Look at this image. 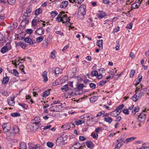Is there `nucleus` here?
<instances>
[{
    "mask_svg": "<svg viewBox=\"0 0 149 149\" xmlns=\"http://www.w3.org/2000/svg\"><path fill=\"white\" fill-rule=\"evenodd\" d=\"M146 88L141 89L140 90V88L136 87V91H135V94L131 97V99L134 102H135L141 98L145 93Z\"/></svg>",
    "mask_w": 149,
    "mask_h": 149,
    "instance_id": "1",
    "label": "nucleus"
},
{
    "mask_svg": "<svg viewBox=\"0 0 149 149\" xmlns=\"http://www.w3.org/2000/svg\"><path fill=\"white\" fill-rule=\"evenodd\" d=\"M70 19L67 17L66 14H65V12H60L56 18V20L58 22H62L63 23H66L68 22L70 23Z\"/></svg>",
    "mask_w": 149,
    "mask_h": 149,
    "instance_id": "2",
    "label": "nucleus"
},
{
    "mask_svg": "<svg viewBox=\"0 0 149 149\" xmlns=\"http://www.w3.org/2000/svg\"><path fill=\"white\" fill-rule=\"evenodd\" d=\"M3 131L6 133L10 132V133H13L15 132V128L13 127L11 128V125L10 123H4L2 125Z\"/></svg>",
    "mask_w": 149,
    "mask_h": 149,
    "instance_id": "3",
    "label": "nucleus"
},
{
    "mask_svg": "<svg viewBox=\"0 0 149 149\" xmlns=\"http://www.w3.org/2000/svg\"><path fill=\"white\" fill-rule=\"evenodd\" d=\"M138 116V122L140 123H144L146 120V114L142 112Z\"/></svg>",
    "mask_w": 149,
    "mask_h": 149,
    "instance_id": "4",
    "label": "nucleus"
},
{
    "mask_svg": "<svg viewBox=\"0 0 149 149\" xmlns=\"http://www.w3.org/2000/svg\"><path fill=\"white\" fill-rule=\"evenodd\" d=\"M86 6L84 5H81L79 9V13L84 16L86 14Z\"/></svg>",
    "mask_w": 149,
    "mask_h": 149,
    "instance_id": "5",
    "label": "nucleus"
},
{
    "mask_svg": "<svg viewBox=\"0 0 149 149\" xmlns=\"http://www.w3.org/2000/svg\"><path fill=\"white\" fill-rule=\"evenodd\" d=\"M106 15L105 12L99 10L98 13L97 14V16L100 19L102 18Z\"/></svg>",
    "mask_w": 149,
    "mask_h": 149,
    "instance_id": "6",
    "label": "nucleus"
},
{
    "mask_svg": "<svg viewBox=\"0 0 149 149\" xmlns=\"http://www.w3.org/2000/svg\"><path fill=\"white\" fill-rule=\"evenodd\" d=\"M103 40H97V45L100 48V49H103Z\"/></svg>",
    "mask_w": 149,
    "mask_h": 149,
    "instance_id": "7",
    "label": "nucleus"
},
{
    "mask_svg": "<svg viewBox=\"0 0 149 149\" xmlns=\"http://www.w3.org/2000/svg\"><path fill=\"white\" fill-rule=\"evenodd\" d=\"M47 72L46 71H45L43 72L42 74V76L43 78V81L46 82L48 80V78L47 77Z\"/></svg>",
    "mask_w": 149,
    "mask_h": 149,
    "instance_id": "8",
    "label": "nucleus"
},
{
    "mask_svg": "<svg viewBox=\"0 0 149 149\" xmlns=\"http://www.w3.org/2000/svg\"><path fill=\"white\" fill-rule=\"evenodd\" d=\"M24 40L25 42L29 44L30 45L33 44V42L31 39L29 37L25 38L24 39Z\"/></svg>",
    "mask_w": 149,
    "mask_h": 149,
    "instance_id": "9",
    "label": "nucleus"
},
{
    "mask_svg": "<svg viewBox=\"0 0 149 149\" xmlns=\"http://www.w3.org/2000/svg\"><path fill=\"white\" fill-rule=\"evenodd\" d=\"M86 144L88 148L91 149H92L93 148L94 144L92 142L88 141L86 142Z\"/></svg>",
    "mask_w": 149,
    "mask_h": 149,
    "instance_id": "10",
    "label": "nucleus"
},
{
    "mask_svg": "<svg viewBox=\"0 0 149 149\" xmlns=\"http://www.w3.org/2000/svg\"><path fill=\"white\" fill-rule=\"evenodd\" d=\"M36 32L39 35H41L44 33V30L42 28H40L37 29V30L36 31Z\"/></svg>",
    "mask_w": 149,
    "mask_h": 149,
    "instance_id": "11",
    "label": "nucleus"
},
{
    "mask_svg": "<svg viewBox=\"0 0 149 149\" xmlns=\"http://www.w3.org/2000/svg\"><path fill=\"white\" fill-rule=\"evenodd\" d=\"M68 3L67 1H63L60 5V7L61 8H66Z\"/></svg>",
    "mask_w": 149,
    "mask_h": 149,
    "instance_id": "12",
    "label": "nucleus"
},
{
    "mask_svg": "<svg viewBox=\"0 0 149 149\" xmlns=\"http://www.w3.org/2000/svg\"><path fill=\"white\" fill-rule=\"evenodd\" d=\"M124 105L123 104H122L118 106V107L116 109V111H117V112H118L119 114L121 112V110L124 107Z\"/></svg>",
    "mask_w": 149,
    "mask_h": 149,
    "instance_id": "13",
    "label": "nucleus"
},
{
    "mask_svg": "<svg viewBox=\"0 0 149 149\" xmlns=\"http://www.w3.org/2000/svg\"><path fill=\"white\" fill-rule=\"evenodd\" d=\"M136 138L135 137H131L127 138L124 141H122L124 143H127L134 140Z\"/></svg>",
    "mask_w": 149,
    "mask_h": 149,
    "instance_id": "14",
    "label": "nucleus"
},
{
    "mask_svg": "<svg viewBox=\"0 0 149 149\" xmlns=\"http://www.w3.org/2000/svg\"><path fill=\"white\" fill-rule=\"evenodd\" d=\"M19 149H26V144L24 142H22L19 144Z\"/></svg>",
    "mask_w": 149,
    "mask_h": 149,
    "instance_id": "15",
    "label": "nucleus"
},
{
    "mask_svg": "<svg viewBox=\"0 0 149 149\" xmlns=\"http://www.w3.org/2000/svg\"><path fill=\"white\" fill-rule=\"evenodd\" d=\"M104 120L105 122L108 123L109 124L111 123L113 121L112 118L109 117H105L104 118Z\"/></svg>",
    "mask_w": 149,
    "mask_h": 149,
    "instance_id": "16",
    "label": "nucleus"
},
{
    "mask_svg": "<svg viewBox=\"0 0 149 149\" xmlns=\"http://www.w3.org/2000/svg\"><path fill=\"white\" fill-rule=\"evenodd\" d=\"M98 96H94L90 98V100L92 103H93L96 101L98 99Z\"/></svg>",
    "mask_w": 149,
    "mask_h": 149,
    "instance_id": "17",
    "label": "nucleus"
},
{
    "mask_svg": "<svg viewBox=\"0 0 149 149\" xmlns=\"http://www.w3.org/2000/svg\"><path fill=\"white\" fill-rule=\"evenodd\" d=\"M54 72L56 74H57L61 73L62 72V70L60 68L57 67L56 68L55 70H54Z\"/></svg>",
    "mask_w": 149,
    "mask_h": 149,
    "instance_id": "18",
    "label": "nucleus"
},
{
    "mask_svg": "<svg viewBox=\"0 0 149 149\" xmlns=\"http://www.w3.org/2000/svg\"><path fill=\"white\" fill-rule=\"evenodd\" d=\"M8 48L6 45V46L3 47L1 50V52L3 53H4L8 51Z\"/></svg>",
    "mask_w": 149,
    "mask_h": 149,
    "instance_id": "19",
    "label": "nucleus"
},
{
    "mask_svg": "<svg viewBox=\"0 0 149 149\" xmlns=\"http://www.w3.org/2000/svg\"><path fill=\"white\" fill-rule=\"evenodd\" d=\"M39 126V125L38 123H36L33 122L32 123V127L34 130H37L38 129Z\"/></svg>",
    "mask_w": 149,
    "mask_h": 149,
    "instance_id": "20",
    "label": "nucleus"
},
{
    "mask_svg": "<svg viewBox=\"0 0 149 149\" xmlns=\"http://www.w3.org/2000/svg\"><path fill=\"white\" fill-rule=\"evenodd\" d=\"M10 102H9L8 100V104L12 106H14L15 104V102H14V97H10Z\"/></svg>",
    "mask_w": 149,
    "mask_h": 149,
    "instance_id": "21",
    "label": "nucleus"
},
{
    "mask_svg": "<svg viewBox=\"0 0 149 149\" xmlns=\"http://www.w3.org/2000/svg\"><path fill=\"white\" fill-rule=\"evenodd\" d=\"M55 111H59L61 110L62 107L61 105H56L54 106Z\"/></svg>",
    "mask_w": 149,
    "mask_h": 149,
    "instance_id": "22",
    "label": "nucleus"
},
{
    "mask_svg": "<svg viewBox=\"0 0 149 149\" xmlns=\"http://www.w3.org/2000/svg\"><path fill=\"white\" fill-rule=\"evenodd\" d=\"M42 12V10L40 8L37 9L35 11V14L36 15H38Z\"/></svg>",
    "mask_w": 149,
    "mask_h": 149,
    "instance_id": "23",
    "label": "nucleus"
},
{
    "mask_svg": "<svg viewBox=\"0 0 149 149\" xmlns=\"http://www.w3.org/2000/svg\"><path fill=\"white\" fill-rule=\"evenodd\" d=\"M9 80V77H8L6 76V77H4L3 78L2 82L3 84H6L8 83Z\"/></svg>",
    "mask_w": 149,
    "mask_h": 149,
    "instance_id": "24",
    "label": "nucleus"
},
{
    "mask_svg": "<svg viewBox=\"0 0 149 149\" xmlns=\"http://www.w3.org/2000/svg\"><path fill=\"white\" fill-rule=\"evenodd\" d=\"M74 123L76 125H78L82 124L84 123V121L82 120H79L78 121H75Z\"/></svg>",
    "mask_w": 149,
    "mask_h": 149,
    "instance_id": "25",
    "label": "nucleus"
},
{
    "mask_svg": "<svg viewBox=\"0 0 149 149\" xmlns=\"http://www.w3.org/2000/svg\"><path fill=\"white\" fill-rule=\"evenodd\" d=\"M139 107H135L132 111V114L134 115L135 114L136 112L139 111Z\"/></svg>",
    "mask_w": 149,
    "mask_h": 149,
    "instance_id": "26",
    "label": "nucleus"
},
{
    "mask_svg": "<svg viewBox=\"0 0 149 149\" xmlns=\"http://www.w3.org/2000/svg\"><path fill=\"white\" fill-rule=\"evenodd\" d=\"M34 122L33 123L39 124L40 122V120L39 117L36 116L34 119Z\"/></svg>",
    "mask_w": 149,
    "mask_h": 149,
    "instance_id": "27",
    "label": "nucleus"
},
{
    "mask_svg": "<svg viewBox=\"0 0 149 149\" xmlns=\"http://www.w3.org/2000/svg\"><path fill=\"white\" fill-rule=\"evenodd\" d=\"M84 0H69L70 2L73 3L75 2L79 4H81Z\"/></svg>",
    "mask_w": 149,
    "mask_h": 149,
    "instance_id": "28",
    "label": "nucleus"
},
{
    "mask_svg": "<svg viewBox=\"0 0 149 149\" xmlns=\"http://www.w3.org/2000/svg\"><path fill=\"white\" fill-rule=\"evenodd\" d=\"M39 19L38 18H36L34 19L32 21V24L33 25H35L36 24V23L40 22Z\"/></svg>",
    "mask_w": 149,
    "mask_h": 149,
    "instance_id": "29",
    "label": "nucleus"
},
{
    "mask_svg": "<svg viewBox=\"0 0 149 149\" xmlns=\"http://www.w3.org/2000/svg\"><path fill=\"white\" fill-rule=\"evenodd\" d=\"M67 126L68 127V130H69L70 128H72L75 127V125L74 124L72 123V122L70 123L67 124Z\"/></svg>",
    "mask_w": 149,
    "mask_h": 149,
    "instance_id": "30",
    "label": "nucleus"
},
{
    "mask_svg": "<svg viewBox=\"0 0 149 149\" xmlns=\"http://www.w3.org/2000/svg\"><path fill=\"white\" fill-rule=\"evenodd\" d=\"M56 52V51L55 50H54L52 51L51 53V54L50 56V57L51 58L54 59L55 57V53Z\"/></svg>",
    "mask_w": 149,
    "mask_h": 149,
    "instance_id": "31",
    "label": "nucleus"
},
{
    "mask_svg": "<svg viewBox=\"0 0 149 149\" xmlns=\"http://www.w3.org/2000/svg\"><path fill=\"white\" fill-rule=\"evenodd\" d=\"M113 111L111 113V116L116 117L119 114V113H117V111Z\"/></svg>",
    "mask_w": 149,
    "mask_h": 149,
    "instance_id": "32",
    "label": "nucleus"
},
{
    "mask_svg": "<svg viewBox=\"0 0 149 149\" xmlns=\"http://www.w3.org/2000/svg\"><path fill=\"white\" fill-rule=\"evenodd\" d=\"M137 2L136 1V3H134L132 4V9H135L138 8L139 6H139V4L138 5L136 3Z\"/></svg>",
    "mask_w": 149,
    "mask_h": 149,
    "instance_id": "33",
    "label": "nucleus"
},
{
    "mask_svg": "<svg viewBox=\"0 0 149 149\" xmlns=\"http://www.w3.org/2000/svg\"><path fill=\"white\" fill-rule=\"evenodd\" d=\"M49 90H48L45 91L43 93V97H46L49 94Z\"/></svg>",
    "mask_w": 149,
    "mask_h": 149,
    "instance_id": "34",
    "label": "nucleus"
},
{
    "mask_svg": "<svg viewBox=\"0 0 149 149\" xmlns=\"http://www.w3.org/2000/svg\"><path fill=\"white\" fill-rule=\"evenodd\" d=\"M62 90H64L65 91H66L68 90V87L67 85H65L63 86L61 88Z\"/></svg>",
    "mask_w": 149,
    "mask_h": 149,
    "instance_id": "35",
    "label": "nucleus"
},
{
    "mask_svg": "<svg viewBox=\"0 0 149 149\" xmlns=\"http://www.w3.org/2000/svg\"><path fill=\"white\" fill-rule=\"evenodd\" d=\"M98 74V72L97 70H94L91 72V74L92 76H96Z\"/></svg>",
    "mask_w": 149,
    "mask_h": 149,
    "instance_id": "36",
    "label": "nucleus"
},
{
    "mask_svg": "<svg viewBox=\"0 0 149 149\" xmlns=\"http://www.w3.org/2000/svg\"><path fill=\"white\" fill-rule=\"evenodd\" d=\"M50 14L52 17H54L58 14V13L56 11H53L51 12Z\"/></svg>",
    "mask_w": 149,
    "mask_h": 149,
    "instance_id": "37",
    "label": "nucleus"
},
{
    "mask_svg": "<svg viewBox=\"0 0 149 149\" xmlns=\"http://www.w3.org/2000/svg\"><path fill=\"white\" fill-rule=\"evenodd\" d=\"M44 38L43 36L42 37H39L36 38V41L38 42H41L42 40L44 39Z\"/></svg>",
    "mask_w": 149,
    "mask_h": 149,
    "instance_id": "38",
    "label": "nucleus"
},
{
    "mask_svg": "<svg viewBox=\"0 0 149 149\" xmlns=\"http://www.w3.org/2000/svg\"><path fill=\"white\" fill-rule=\"evenodd\" d=\"M40 146L39 144H38L34 145L31 149H40Z\"/></svg>",
    "mask_w": 149,
    "mask_h": 149,
    "instance_id": "39",
    "label": "nucleus"
},
{
    "mask_svg": "<svg viewBox=\"0 0 149 149\" xmlns=\"http://www.w3.org/2000/svg\"><path fill=\"white\" fill-rule=\"evenodd\" d=\"M142 76H141V77L140 78H139L138 80L139 81H138L137 82L136 81L135 82L136 83L134 84V85H135V86H137L139 84L140 82L141 81L142 79Z\"/></svg>",
    "mask_w": 149,
    "mask_h": 149,
    "instance_id": "40",
    "label": "nucleus"
},
{
    "mask_svg": "<svg viewBox=\"0 0 149 149\" xmlns=\"http://www.w3.org/2000/svg\"><path fill=\"white\" fill-rule=\"evenodd\" d=\"M131 74L130 75V77L131 78H132L134 77V75L135 73V70H132L130 71Z\"/></svg>",
    "mask_w": 149,
    "mask_h": 149,
    "instance_id": "41",
    "label": "nucleus"
},
{
    "mask_svg": "<svg viewBox=\"0 0 149 149\" xmlns=\"http://www.w3.org/2000/svg\"><path fill=\"white\" fill-rule=\"evenodd\" d=\"M11 115L13 117H16L18 116H20V114L17 112H15L14 113H11Z\"/></svg>",
    "mask_w": 149,
    "mask_h": 149,
    "instance_id": "42",
    "label": "nucleus"
},
{
    "mask_svg": "<svg viewBox=\"0 0 149 149\" xmlns=\"http://www.w3.org/2000/svg\"><path fill=\"white\" fill-rule=\"evenodd\" d=\"M116 72L117 70H116V68H114V69H112L111 71L110 74L113 76Z\"/></svg>",
    "mask_w": 149,
    "mask_h": 149,
    "instance_id": "43",
    "label": "nucleus"
},
{
    "mask_svg": "<svg viewBox=\"0 0 149 149\" xmlns=\"http://www.w3.org/2000/svg\"><path fill=\"white\" fill-rule=\"evenodd\" d=\"M47 146L49 147L52 148L54 146V144L52 142H49L47 143Z\"/></svg>",
    "mask_w": 149,
    "mask_h": 149,
    "instance_id": "44",
    "label": "nucleus"
},
{
    "mask_svg": "<svg viewBox=\"0 0 149 149\" xmlns=\"http://www.w3.org/2000/svg\"><path fill=\"white\" fill-rule=\"evenodd\" d=\"M84 87V85L83 84H79L77 86V89L78 90H81Z\"/></svg>",
    "mask_w": 149,
    "mask_h": 149,
    "instance_id": "45",
    "label": "nucleus"
},
{
    "mask_svg": "<svg viewBox=\"0 0 149 149\" xmlns=\"http://www.w3.org/2000/svg\"><path fill=\"white\" fill-rule=\"evenodd\" d=\"M29 14L26 13L25 12L23 15L22 17L24 19H26L29 16V15H28Z\"/></svg>",
    "mask_w": 149,
    "mask_h": 149,
    "instance_id": "46",
    "label": "nucleus"
},
{
    "mask_svg": "<svg viewBox=\"0 0 149 149\" xmlns=\"http://www.w3.org/2000/svg\"><path fill=\"white\" fill-rule=\"evenodd\" d=\"M16 0H8V3L11 5H14L15 2Z\"/></svg>",
    "mask_w": 149,
    "mask_h": 149,
    "instance_id": "47",
    "label": "nucleus"
},
{
    "mask_svg": "<svg viewBox=\"0 0 149 149\" xmlns=\"http://www.w3.org/2000/svg\"><path fill=\"white\" fill-rule=\"evenodd\" d=\"M90 87L92 89H94L96 87V85L93 83H91L89 84Z\"/></svg>",
    "mask_w": 149,
    "mask_h": 149,
    "instance_id": "48",
    "label": "nucleus"
},
{
    "mask_svg": "<svg viewBox=\"0 0 149 149\" xmlns=\"http://www.w3.org/2000/svg\"><path fill=\"white\" fill-rule=\"evenodd\" d=\"M107 82V81L106 80H104L101 81L99 84V85L100 86H102L104 84Z\"/></svg>",
    "mask_w": 149,
    "mask_h": 149,
    "instance_id": "49",
    "label": "nucleus"
},
{
    "mask_svg": "<svg viewBox=\"0 0 149 149\" xmlns=\"http://www.w3.org/2000/svg\"><path fill=\"white\" fill-rule=\"evenodd\" d=\"M91 136L94 139H97L98 137V134L97 133H92Z\"/></svg>",
    "mask_w": 149,
    "mask_h": 149,
    "instance_id": "50",
    "label": "nucleus"
},
{
    "mask_svg": "<svg viewBox=\"0 0 149 149\" xmlns=\"http://www.w3.org/2000/svg\"><path fill=\"white\" fill-rule=\"evenodd\" d=\"M31 10L32 9L31 7H29L27 9L26 12L29 14L31 12Z\"/></svg>",
    "mask_w": 149,
    "mask_h": 149,
    "instance_id": "51",
    "label": "nucleus"
},
{
    "mask_svg": "<svg viewBox=\"0 0 149 149\" xmlns=\"http://www.w3.org/2000/svg\"><path fill=\"white\" fill-rule=\"evenodd\" d=\"M26 32L28 34H31L33 33V31L31 29H28L26 30Z\"/></svg>",
    "mask_w": 149,
    "mask_h": 149,
    "instance_id": "52",
    "label": "nucleus"
},
{
    "mask_svg": "<svg viewBox=\"0 0 149 149\" xmlns=\"http://www.w3.org/2000/svg\"><path fill=\"white\" fill-rule=\"evenodd\" d=\"M14 74L17 77L19 75V73L16 69H14L13 70Z\"/></svg>",
    "mask_w": 149,
    "mask_h": 149,
    "instance_id": "53",
    "label": "nucleus"
},
{
    "mask_svg": "<svg viewBox=\"0 0 149 149\" xmlns=\"http://www.w3.org/2000/svg\"><path fill=\"white\" fill-rule=\"evenodd\" d=\"M123 112L124 114L126 115H128L129 114V111L128 109H124L123 110Z\"/></svg>",
    "mask_w": 149,
    "mask_h": 149,
    "instance_id": "54",
    "label": "nucleus"
},
{
    "mask_svg": "<svg viewBox=\"0 0 149 149\" xmlns=\"http://www.w3.org/2000/svg\"><path fill=\"white\" fill-rule=\"evenodd\" d=\"M102 130V127H98L96 129L95 131L97 133H99Z\"/></svg>",
    "mask_w": 149,
    "mask_h": 149,
    "instance_id": "55",
    "label": "nucleus"
},
{
    "mask_svg": "<svg viewBox=\"0 0 149 149\" xmlns=\"http://www.w3.org/2000/svg\"><path fill=\"white\" fill-rule=\"evenodd\" d=\"M104 111H101L99 113L97 114L96 117H97L99 116H100L102 114H104Z\"/></svg>",
    "mask_w": 149,
    "mask_h": 149,
    "instance_id": "56",
    "label": "nucleus"
},
{
    "mask_svg": "<svg viewBox=\"0 0 149 149\" xmlns=\"http://www.w3.org/2000/svg\"><path fill=\"white\" fill-rule=\"evenodd\" d=\"M2 93L5 96H8V94L7 91H3L2 92Z\"/></svg>",
    "mask_w": 149,
    "mask_h": 149,
    "instance_id": "57",
    "label": "nucleus"
},
{
    "mask_svg": "<svg viewBox=\"0 0 149 149\" xmlns=\"http://www.w3.org/2000/svg\"><path fill=\"white\" fill-rule=\"evenodd\" d=\"M132 24L131 23H130L127 24V28L129 29H131L132 28Z\"/></svg>",
    "mask_w": 149,
    "mask_h": 149,
    "instance_id": "58",
    "label": "nucleus"
},
{
    "mask_svg": "<svg viewBox=\"0 0 149 149\" xmlns=\"http://www.w3.org/2000/svg\"><path fill=\"white\" fill-rule=\"evenodd\" d=\"M20 46L22 48L25 49L26 47V44L24 42H21L20 44Z\"/></svg>",
    "mask_w": 149,
    "mask_h": 149,
    "instance_id": "59",
    "label": "nucleus"
},
{
    "mask_svg": "<svg viewBox=\"0 0 149 149\" xmlns=\"http://www.w3.org/2000/svg\"><path fill=\"white\" fill-rule=\"evenodd\" d=\"M79 140L81 141H84L86 139V138L82 136H80L79 138Z\"/></svg>",
    "mask_w": 149,
    "mask_h": 149,
    "instance_id": "60",
    "label": "nucleus"
},
{
    "mask_svg": "<svg viewBox=\"0 0 149 149\" xmlns=\"http://www.w3.org/2000/svg\"><path fill=\"white\" fill-rule=\"evenodd\" d=\"M18 104L21 106H22L23 108L26 109V105L24 104H21L20 103H19Z\"/></svg>",
    "mask_w": 149,
    "mask_h": 149,
    "instance_id": "61",
    "label": "nucleus"
},
{
    "mask_svg": "<svg viewBox=\"0 0 149 149\" xmlns=\"http://www.w3.org/2000/svg\"><path fill=\"white\" fill-rule=\"evenodd\" d=\"M116 120H115L117 123H118L120 122L121 119V117L119 116L116 118Z\"/></svg>",
    "mask_w": 149,
    "mask_h": 149,
    "instance_id": "62",
    "label": "nucleus"
},
{
    "mask_svg": "<svg viewBox=\"0 0 149 149\" xmlns=\"http://www.w3.org/2000/svg\"><path fill=\"white\" fill-rule=\"evenodd\" d=\"M97 78L98 79H100L102 78L103 76L102 74H100L99 75H97Z\"/></svg>",
    "mask_w": 149,
    "mask_h": 149,
    "instance_id": "63",
    "label": "nucleus"
},
{
    "mask_svg": "<svg viewBox=\"0 0 149 149\" xmlns=\"http://www.w3.org/2000/svg\"><path fill=\"white\" fill-rule=\"evenodd\" d=\"M74 145L72 146V147L71 149H81L82 147V146H80L79 148H78L77 147H73Z\"/></svg>",
    "mask_w": 149,
    "mask_h": 149,
    "instance_id": "64",
    "label": "nucleus"
}]
</instances>
